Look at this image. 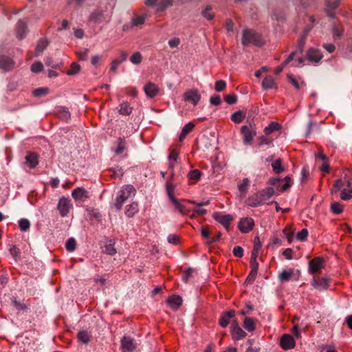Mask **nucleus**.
<instances>
[{
  "label": "nucleus",
  "instance_id": "53",
  "mask_svg": "<svg viewBox=\"0 0 352 352\" xmlns=\"http://www.w3.org/2000/svg\"><path fill=\"white\" fill-rule=\"evenodd\" d=\"M257 272H258L251 270L245 279V283L247 285L252 284L256 277Z\"/></svg>",
  "mask_w": 352,
  "mask_h": 352
},
{
  "label": "nucleus",
  "instance_id": "19",
  "mask_svg": "<svg viewBox=\"0 0 352 352\" xmlns=\"http://www.w3.org/2000/svg\"><path fill=\"white\" fill-rule=\"evenodd\" d=\"M246 204L251 207H257L263 204L259 193H255L246 199Z\"/></svg>",
  "mask_w": 352,
  "mask_h": 352
},
{
  "label": "nucleus",
  "instance_id": "15",
  "mask_svg": "<svg viewBox=\"0 0 352 352\" xmlns=\"http://www.w3.org/2000/svg\"><path fill=\"white\" fill-rule=\"evenodd\" d=\"M235 316V311L233 309L226 311L222 314L219 319V324L222 327H226L230 323V319Z\"/></svg>",
  "mask_w": 352,
  "mask_h": 352
},
{
  "label": "nucleus",
  "instance_id": "11",
  "mask_svg": "<svg viewBox=\"0 0 352 352\" xmlns=\"http://www.w3.org/2000/svg\"><path fill=\"white\" fill-rule=\"evenodd\" d=\"M280 344L284 350H289L295 347V340L289 334H284L280 341Z\"/></svg>",
  "mask_w": 352,
  "mask_h": 352
},
{
  "label": "nucleus",
  "instance_id": "42",
  "mask_svg": "<svg viewBox=\"0 0 352 352\" xmlns=\"http://www.w3.org/2000/svg\"><path fill=\"white\" fill-rule=\"evenodd\" d=\"M119 112L122 115L128 116L132 112V108L128 102H122L120 104Z\"/></svg>",
  "mask_w": 352,
  "mask_h": 352
},
{
  "label": "nucleus",
  "instance_id": "49",
  "mask_svg": "<svg viewBox=\"0 0 352 352\" xmlns=\"http://www.w3.org/2000/svg\"><path fill=\"white\" fill-rule=\"evenodd\" d=\"M30 221L27 219H21L19 221V226L21 231H27L30 228Z\"/></svg>",
  "mask_w": 352,
  "mask_h": 352
},
{
  "label": "nucleus",
  "instance_id": "23",
  "mask_svg": "<svg viewBox=\"0 0 352 352\" xmlns=\"http://www.w3.org/2000/svg\"><path fill=\"white\" fill-rule=\"evenodd\" d=\"M139 210L138 204L137 202H132L125 207V214L128 217H133Z\"/></svg>",
  "mask_w": 352,
  "mask_h": 352
},
{
  "label": "nucleus",
  "instance_id": "62",
  "mask_svg": "<svg viewBox=\"0 0 352 352\" xmlns=\"http://www.w3.org/2000/svg\"><path fill=\"white\" fill-rule=\"evenodd\" d=\"M283 233L285 234V236L289 241V243H291L293 239V232L291 231V229L289 227H287L283 230Z\"/></svg>",
  "mask_w": 352,
  "mask_h": 352
},
{
  "label": "nucleus",
  "instance_id": "45",
  "mask_svg": "<svg viewBox=\"0 0 352 352\" xmlns=\"http://www.w3.org/2000/svg\"><path fill=\"white\" fill-rule=\"evenodd\" d=\"M201 175V173L198 169H194L189 172L188 177L191 180L198 181Z\"/></svg>",
  "mask_w": 352,
  "mask_h": 352
},
{
  "label": "nucleus",
  "instance_id": "5",
  "mask_svg": "<svg viewBox=\"0 0 352 352\" xmlns=\"http://www.w3.org/2000/svg\"><path fill=\"white\" fill-rule=\"evenodd\" d=\"M201 99V95L196 89H190L184 94V100L191 102L194 106L197 105Z\"/></svg>",
  "mask_w": 352,
  "mask_h": 352
},
{
  "label": "nucleus",
  "instance_id": "47",
  "mask_svg": "<svg viewBox=\"0 0 352 352\" xmlns=\"http://www.w3.org/2000/svg\"><path fill=\"white\" fill-rule=\"evenodd\" d=\"M76 247V240L74 238H69L65 244L66 250L68 252H73Z\"/></svg>",
  "mask_w": 352,
  "mask_h": 352
},
{
  "label": "nucleus",
  "instance_id": "44",
  "mask_svg": "<svg viewBox=\"0 0 352 352\" xmlns=\"http://www.w3.org/2000/svg\"><path fill=\"white\" fill-rule=\"evenodd\" d=\"M308 31H309V30L306 29L304 32V34L298 40V49L300 54H302L303 52V49H304V46L305 44L306 36L307 35Z\"/></svg>",
  "mask_w": 352,
  "mask_h": 352
},
{
  "label": "nucleus",
  "instance_id": "43",
  "mask_svg": "<svg viewBox=\"0 0 352 352\" xmlns=\"http://www.w3.org/2000/svg\"><path fill=\"white\" fill-rule=\"evenodd\" d=\"M331 210L334 214H341L343 212V205L339 202H333L331 204Z\"/></svg>",
  "mask_w": 352,
  "mask_h": 352
},
{
  "label": "nucleus",
  "instance_id": "32",
  "mask_svg": "<svg viewBox=\"0 0 352 352\" xmlns=\"http://www.w3.org/2000/svg\"><path fill=\"white\" fill-rule=\"evenodd\" d=\"M272 167L273 171L276 174H280L285 171V168L282 166V160L280 158H278V159L276 160L275 161H274L272 163Z\"/></svg>",
  "mask_w": 352,
  "mask_h": 352
},
{
  "label": "nucleus",
  "instance_id": "33",
  "mask_svg": "<svg viewBox=\"0 0 352 352\" xmlns=\"http://www.w3.org/2000/svg\"><path fill=\"white\" fill-rule=\"evenodd\" d=\"M275 86V81L272 76H266L262 82V87L264 89H272Z\"/></svg>",
  "mask_w": 352,
  "mask_h": 352
},
{
  "label": "nucleus",
  "instance_id": "28",
  "mask_svg": "<svg viewBox=\"0 0 352 352\" xmlns=\"http://www.w3.org/2000/svg\"><path fill=\"white\" fill-rule=\"evenodd\" d=\"M195 127V124L193 122H190L186 124L182 130V133L179 137V140L180 142L183 141V140L186 137V135L191 132Z\"/></svg>",
  "mask_w": 352,
  "mask_h": 352
},
{
  "label": "nucleus",
  "instance_id": "1",
  "mask_svg": "<svg viewBox=\"0 0 352 352\" xmlns=\"http://www.w3.org/2000/svg\"><path fill=\"white\" fill-rule=\"evenodd\" d=\"M135 188L131 184L123 186L119 191L115 201V207L118 210L122 209L123 204L131 196L135 195Z\"/></svg>",
  "mask_w": 352,
  "mask_h": 352
},
{
  "label": "nucleus",
  "instance_id": "58",
  "mask_svg": "<svg viewBox=\"0 0 352 352\" xmlns=\"http://www.w3.org/2000/svg\"><path fill=\"white\" fill-rule=\"evenodd\" d=\"M89 50L85 48L82 51L77 52V56H78L79 60H86L88 58Z\"/></svg>",
  "mask_w": 352,
  "mask_h": 352
},
{
  "label": "nucleus",
  "instance_id": "24",
  "mask_svg": "<svg viewBox=\"0 0 352 352\" xmlns=\"http://www.w3.org/2000/svg\"><path fill=\"white\" fill-rule=\"evenodd\" d=\"M275 193L274 189L272 187H267L262 190L260 192V197L262 201L264 203L265 201L270 199Z\"/></svg>",
  "mask_w": 352,
  "mask_h": 352
},
{
  "label": "nucleus",
  "instance_id": "31",
  "mask_svg": "<svg viewBox=\"0 0 352 352\" xmlns=\"http://www.w3.org/2000/svg\"><path fill=\"white\" fill-rule=\"evenodd\" d=\"M126 149V142L124 138H119L118 140V146L115 150L117 155L122 154Z\"/></svg>",
  "mask_w": 352,
  "mask_h": 352
},
{
  "label": "nucleus",
  "instance_id": "14",
  "mask_svg": "<svg viewBox=\"0 0 352 352\" xmlns=\"http://www.w3.org/2000/svg\"><path fill=\"white\" fill-rule=\"evenodd\" d=\"M322 57V52L314 47L309 49L307 52V58L310 62L318 63Z\"/></svg>",
  "mask_w": 352,
  "mask_h": 352
},
{
  "label": "nucleus",
  "instance_id": "59",
  "mask_svg": "<svg viewBox=\"0 0 352 352\" xmlns=\"http://www.w3.org/2000/svg\"><path fill=\"white\" fill-rule=\"evenodd\" d=\"M10 252L11 255L13 256L15 261L17 260L18 257L20 255V250L16 245H12L10 248Z\"/></svg>",
  "mask_w": 352,
  "mask_h": 352
},
{
  "label": "nucleus",
  "instance_id": "30",
  "mask_svg": "<svg viewBox=\"0 0 352 352\" xmlns=\"http://www.w3.org/2000/svg\"><path fill=\"white\" fill-rule=\"evenodd\" d=\"M114 245H115V243L113 241H112V240L108 241L104 246L103 252L105 254L111 255V256L116 254V250L114 248Z\"/></svg>",
  "mask_w": 352,
  "mask_h": 352
},
{
  "label": "nucleus",
  "instance_id": "3",
  "mask_svg": "<svg viewBox=\"0 0 352 352\" xmlns=\"http://www.w3.org/2000/svg\"><path fill=\"white\" fill-rule=\"evenodd\" d=\"M72 206L71 199L68 197H60L57 206V209L60 216L63 217H66L69 214Z\"/></svg>",
  "mask_w": 352,
  "mask_h": 352
},
{
  "label": "nucleus",
  "instance_id": "57",
  "mask_svg": "<svg viewBox=\"0 0 352 352\" xmlns=\"http://www.w3.org/2000/svg\"><path fill=\"white\" fill-rule=\"evenodd\" d=\"M43 65L41 62H36L31 66V70L32 72L38 73L43 70Z\"/></svg>",
  "mask_w": 352,
  "mask_h": 352
},
{
  "label": "nucleus",
  "instance_id": "37",
  "mask_svg": "<svg viewBox=\"0 0 352 352\" xmlns=\"http://www.w3.org/2000/svg\"><path fill=\"white\" fill-rule=\"evenodd\" d=\"M166 190L168 197L170 201L173 200V198H176L174 195L175 186L173 184L170 179L167 180L166 182Z\"/></svg>",
  "mask_w": 352,
  "mask_h": 352
},
{
  "label": "nucleus",
  "instance_id": "34",
  "mask_svg": "<svg viewBox=\"0 0 352 352\" xmlns=\"http://www.w3.org/2000/svg\"><path fill=\"white\" fill-rule=\"evenodd\" d=\"M58 117L64 120L67 121L70 118V112L65 107H60L57 111Z\"/></svg>",
  "mask_w": 352,
  "mask_h": 352
},
{
  "label": "nucleus",
  "instance_id": "10",
  "mask_svg": "<svg viewBox=\"0 0 352 352\" xmlns=\"http://www.w3.org/2000/svg\"><path fill=\"white\" fill-rule=\"evenodd\" d=\"M15 31L17 38L23 39L28 32L27 23L21 19L19 20L16 24Z\"/></svg>",
  "mask_w": 352,
  "mask_h": 352
},
{
  "label": "nucleus",
  "instance_id": "22",
  "mask_svg": "<svg viewBox=\"0 0 352 352\" xmlns=\"http://www.w3.org/2000/svg\"><path fill=\"white\" fill-rule=\"evenodd\" d=\"M340 198L344 201H347L352 198V184L351 182L348 181L347 187L341 191Z\"/></svg>",
  "mask_w": 352,
  "mask_h": 352
},
{
  "label": "nucleus",
  "instance_id": "20",
  "mask_svg": "<svg viewBox=\"0 0 352 352\" xmlns=\"http://www.w3.org/2000/svg\"><path fill=\"white\" fill-rule=\"evenodd\" d=\"M49 45V41L46 37L41 38L38 40L36 49L35 56H40Z\"/></svg>",
  "mask_w": 352,
  "mask_h": 352
},
{
  "label": "nucleus",
  "instance_id": "61",
  "mask_svg": "<svg viewBox=\"0 0 352 352\" xmlns=\"http://www.w3.org/2000/svg\"><path fill=\"white\" fill-rule=\"evenodd\" d=\"M272 142V140L269 139L267 137L262 135L258 138V146H263L264 144H270Z\"/></svg>",
  "mask_w": 352,
  "mask_h": 352
},
{
  "label": "nucleus",
  "instance_id": "48",
  "mask_svg": "<svg viewBox=\"0 0 352 352\" xmlns=\"http://www.w3.org/2000/svg\"><path fill=\"white\" fill-rule=\"evenodd\" d=\"M142 56L139 52H135L130 58V60L132 63L138 65L142 62Z\"/></svg>",
  "mask_w": 352,
  "mask_h": 352
},
{
  "label": "nucleus",
  "instance_id": "17",
  "mask_svg": "<svg viewBox=\"0 0 352 352\" xmlns=\"http://www.w3.org/2000/svg\"><path fill=\"white\" fill-rule=\"evenodd\" d=\"M167 303L173 310H177L182 303V298L179 296L173 295L167 299Z\"/></svg>",
  "mask_w": 352,
  "mask_h": 352
},
{
  "label": "nucleus",
  "instance_id": "21",
  "mask_svg": "<svg viewBox=\"0 0 352 352\" xmlns=\"http://www.w3.org/2000/svg\"><path fill=\"white\" fill-rule=\"evenodd\" d=\"M25 163L30 168H35L38 163V155L35 153L28 152L25 157Z\"/></svg>",
  "mask_w": 352,
  "mask_h": 352
},
{
  "label": "nucleus",
  "instance_id": "50",
  "mask_svg": "<svg viewBox=\"0 0 352 352\" xmlns=\"http://www.w3.org/2000/svg\"><path fill=\"white\" fill-rule=\"evenodd\" d=\"M343 185L342 179H337L331 188V193H337L342 188Z\"/></svg>",
  "mask_w": 352,
  "mask_h": 352
},
{
  "label": "nucleus",
  "instance_id": "27",
  "mask_svg": "<svg viewBox=\"0 0 352 352\" xmlns=\"http://www.w3.org/2000/svg\"><path fill=\"white\" fill-rule=\"evenodd\" d=\"M243 326L248 331L252 332L256 328L255 320L250 317H245L243 320Z\"/></svg>",
  "mask_w": 352,
  "mask_h": 352
},
{
  "label": "nucleus",
  "instance_id": "4",
  "mask_svg": "<svg viewBox=\"0 0 352 352\" xmlns=\"http://www.w3.org/2000/svg\"><path fill=\"white\" fill-rule=\"evenodd\" d=\"M324 267V260L322 257L317 256L309 261V271L311 274L320 272Z\"/></svg>",
  "mask_w": 352,
  "mask_h": 352
},
{
  "label": "nucleus",
  "instance_id": "41",
  "mask_svg": "<svg viewBox=\"0 0 352 352\" xmlns=\"http://www.w3.org/2000/svg\"><path fill=\"white\" fill-rule=\"evenodd\" d=\"M49 91L50 89L47 87H40L35 89L33 91L32 94L34 97L40 98L47 95L49 93Z\"/></svg>",
  "mask_w": 352,
  "mask_h": 352
},
{
  "label": "nucleus",
  "instance_id": "26",
  "mask_svg": "<svg viewBox=\"0 0 352 352\" xmlns=\"http://www.w3.org/2000/svg\"><path fill=\"white\" fill-rule=\"evenodd\" d=\"M232 338L234 340H239L246 337L247 333L240 327L231 329Z\"/></svg>",
  "mask_w": 352,
  "mask_h": 352
},
{
  "label": "nucleus",
  "instance_id": "64",
  "mask_svg": "<svg viewBox=\"0 0 352 352\" xmlns=\"http://www.w3.org/2000/svg\"><path fill=\"white\" fill-rule=\"evenodd\" d=\"M180 44V39L177 37H175L168 41V45L171 48L177 47Z\"/></svg>",
  "mask_w": 352,
  "mask_h": 352
},
{
  "label": "nucleus",
  "instance_id": "46",
  "mask_svg": "<svg viewBox=\"0 0 352 352\" xmlns=\"http://www.w3.org/2000/svg\"><path fill=\"white\" fill-rule=\"evenodd\" d=\"M194 269H192V267H188L184 273L183 276H182V280L185 283H188L190 280V279L192 278V273L194 272Z\"/></svg>",
  "mask_w": 352,
  "mask_h": 352
},
{
  "label": "nucleus",
  "instance_id": "18",
  "mask_svg": "<svg viewBox=\"0 0 352 352\" xmlns=\"http://www.w3.org/2000/svg\"><path fill=\"white\" fill-rule=\"evenodd\" d=\"M144 90L146 95L151 98L155 97L159 91L158 87L155 84L152 82L147 83L144 86Z\"/></svg>",
  "mask_w": 352,
  "mask_h": 352
},
{
  "label": "nucleus",
  "instance_id": "12",
  "mask_svg": "<svg viewBox=\"0 0 352 352\" xmlns=\"http://www.w3.org/2000/svg\"><path fill=\"white\" fill-rule=\"evenodd\" d=\"M121 347L123 352H133L136 348V344L131 338L124 336L121 340Z\"/></svg>",
  "mask_w": 352,
  "mask_h": 352
},
{
  "label": "nucleus",
  "instance_id": "51",
  "mask_svg": "<svg viewBox=\"0 0 352 352\" xmlns=\"http://www.w3.org/2000/svg\"><path fill=\"white\" fill-rule=\"evenodd\" d=\"M249 183L250 181L248 178L243 179L242 183L238 186L239 190L242 193H246Z\"/></svg>",
  "mask_w": 352,
  "mask_h": 352
},
{
  "label": "nucleus",
  "instance_id": "56",
  "mask_svg": "<svg viewBox=\"0 0 352 352\" xmlns=\"http://www.w3.org/2000/svg\"><path fill=\"white\" fill-rule=\"evenodd\" d=\"M308 236V230L306 228L302 229L300 232H298L296 234V238L298 240L303 241H305Z\"/></svg>",
  "mask_w": 352,
  "mask_h": 352
},
{
  "label": "nucleus",
  "instance_id": "40",
  "mask_svg": "<svg viewBox=\"0 0 352 352\" xmlns=\"http://www.w3.org/2000/svg\"><path fill=\"white\" fill-rule=\"evenodd\" d=\"M78 339L83 344H87L90 341L91 336L87 331H82L78 333Z\"/></svg>",
  "mask_w": 352,
  "mask_h": 352
},
{
  "label": "nucleus",
  "instance_id": "63",
  "mask_svg": "<svg viewBox=\"0 0 352 352\" xmlns=\"http://www.w3.org/2000/svg\"><path fill=\"white\" fill-rule=\"evenodd\" d=\"M210 102L212 105L217 106L221 104V100L219 95L212 96L210 98Z\"/></svg>",
  "mask_w": 352,
  "mask_h": 352
},
{
  "label": "nucleus",
  "instance_id": "60",
  "mask_svg": "<svg viewBox=\"0 0 352 352\" xmlns=\"http://www.w3.org/2000/svg\"><path fill=\"white\" fill-rule=\"evenodd\" d=\"M233 254L238 258H241L243 256V249L241 246H236L233 249Z\"/></svg>",
  "mask_w": 352,
  "mask_h": 352
},
{
  "label": "nucleus",
  "instance_id": "9",
  "mask_svg": "<svg viewBox=\"0 0 352 352\" xmlns=\"http://www.w3.org/2000/svg\"><path fill=\"white\" fill-rule=\"evenodd\" d=\"M241 132L243 135V141L244 144L249 145L252 143L254 137L256 136V132L254 130H250L247 126H242Z\"/></svg>",
  "mask_w": 352,
  "mask_h": 352
},
{
  "label": "nucleus",
  "instance_id": "2",
  "mask_svg": "<svg viewBox=\"0 0 352 352\" xmlns=\"http://www.w3.org/2000/svg\"><path fill=\"white\" fill-rule=\"evenodd\" d=\"M241 42L244 46H247L252 43L256 46L261 47L265 43L262 36L250 29H245L243 30Z\"/></svg>",
  "mask_w": 352,
  "mask_h": 352
},
{
  "label": "nucleus",
  "instance_id": "8",
  "mask_svg": "<svg viewBox=\"0 0 352 352\" xmlns=\"http://www.w3.org/2000/svg\"><path fill=\"white\" fill-rule=\"evenodd\" d=\"M212 217L221 223L228 231L230 230V222L233 220V217L231 214H222L219 212H214Z\"/></svg>",
  "mask_w": 352,
  "mask_h": 352
},
{
  "label": "nucleus",
  "instance_id": "55",
  "mask_svg": "<svg viewBox=\"0 0 352 352\" xmlns=\"http://www.w3.org/2000/svg\"><path fill=\"white\" fill-rule=\"evenodd\" d=\"M145 22V18L142 16H138L135 17L131 21L132 26H139L144 24Z\"/></svg>",
  "mask_w": 352,
  "mask_h": 352
},
{
  "label": "nucleus",
  "instance_id": "6",
  "mask_svg": "<svg viewBox=\"0 0 352 352\" xmlns=\"http://www.w3.org/2000/svg\"><path fill=\"white\" fill-rule=\"evenodd\" d=\"M254 226V219L251 217L241 218L238 223L239 230L242 233H248Z\"/></svg>",
  "mask_w": 352,
  "mask_h": 352
},
{
  "label": "nucleus",
  "instance_id": "25",
  "mask_svg": "<svg viewBox=\"0 0 352 352\" xmlns=\"http://www.w3.org/2000/svg\"><path fill=\"white\" fill-rule=\"evenodd\" d=\"M171 202L174 205L175 208L183 215H187L190 212V210L186 206L181 204L177 198L171 200Z\"/></svg>",
  "mask_w": 352,
  "mask_h": 352
},
{
  "label": "nucleus",
  "instance_id": "36",
  "mask_svg": "<svg viewBox=\"0 0 352 352\" xmlns=\"http://www.w3.org/2000/svg\"><path fill=\"white\" fill-rule=\"evenodd\" d=\"M80 69L81 67L78 63L73 62L70 65V68L67 71L66 74L68 76H74L80 72Z\"/></svg>",
  "mask_w": 352,
  "mask_h": 352
},
{
  "label": "nucleus",
  "instance_id": "29",
  "mask_svg": "<svg viewBox=\"0 0 352 352\" xmlns=\"http://www.w3.org/2000/svg\"><path fill=\"white\" fill-rule=\"evenodd\" d=\"M281 129V125L276 122H271L264 129V133L266 135H269L274 131H277Z\"/></svg>",
  "mask_w": 352,
  "mask_h": 352
},
{
  "label": "nucleus",
  "instance_id": "13",
  "mask_svg": "<svg viewBox=\"0 0 352 352\" xmlns=\"http://www.w3.org/2000/svg\"><path fill=\"white\" fill-rule=\"evenodd\" d=\"M329 278L327 277L314 278L311 285L316 289H326L329 287Z\"/></svg>",
  "mask_w": 352,
  "mask_h": 352
},
{
  "label": "nucleus",
  "instance_id": "54",
  "mask_svg": "<svg viewBox=\"0 0 352 352\" xmlns=\"http://www.w3.org/2000/svg\"><path fill=\"white\" fill-rule=\"evenodd\" d=\"M225 101L229 104H235L237 101V96L235 94L232 93L228 95H227L225 97Z\"/></svg>",
  "mask_w": 352,
  "mask_h": 352
},
{
  "label": "nucleus",
  "instance_id": "7",
  "mask_svg": "<svg viewBox=\"0 0 352 352\" xmlns=\"http://www.w3.org/2000/svg\"><path fill=\"white\" fill-rule=\"evenodd\" d=\"M15 66L14 60L6 55H0V69L4 72L12 71Z\"/></svg>",
  "mask_w": 352,
  "mask_h": 352
},
{
  "label": "nucleus",
  "instance_id": "52",
  "mask_svg": "<svg viewBox=\"0 0 352 352\" xmlns=\"http://www.w3.org/2000/svg\"><path fill=\"white\" fill-rule=\"evenodd\" d=\"M226 87V82L223 80H219L215 82L214 89L217 91H222Z\"/></svg>",
  "mask_w": 352,
  "mask_h": 352
},
{
  "label": "nucleus",
  "instance_id": "38",
  "mask_svg": "<svg viewBox=\"0 0 352 352\" xmlns=\"http://www.w3.org/2000/svg\"><path fill=\"white\" fill-rule=\"evenodd\" d=\"M245 114L241 111H237L231 116V120L234 123H240L245 118Z\"/></svg>",
  "mask_w": 352,
  "mask_h": 352
},
{
  "label": "nucleus",
  "instance_id": "16",
  "mask_svg": "<svg viewBox=\"0 0 352 352\" xmlns=\"http://www.w3.org/2000/svg\"><path fill=\"white\" fill-rule=\"evenodd\" d=\"M87 192L83 188H75L72 192V197L76 200L80 201H85L86 199H87Z\"/></svg>",
  "mask_w": 352,
  "mask_h": 352
},
{
  "label": "nucleus",
  "instance_id": "35",
  "mask_svg": "<svg viewBox=\"0 0 352 352\" xmlns=\"http://www.w3.org/2000/svg\"><path fill=\"white\" fill-rule=\"evenodd\" d=\"M103 12L102 11H95L89 16V21L94 23H99L102 21Z\"/></svg>",
  "mask_w": 352,
  "mask_h": 352
},
{
  "label": "nucleus",
  "instance_id": "39",
  "mask_svg": "<svg viewBox=\"0 0 352 352\" xmlns=\"http://www.w3.org/2000/svg\"><path fill=\"white\" fill-rule=\"evenodd\" d=\"M294 274V270L290 269L289 270H283L279 274V279L281 281H288L291 279L292 276Z\"/></svg>",
  "mask_w": 352,
  "mask_h": 352
}]
</instances>
